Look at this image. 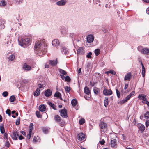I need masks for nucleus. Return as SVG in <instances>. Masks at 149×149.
<instances>
[{
  "instance_id": "obj_15",
  "label": "nucleus",
  "mask_w": 149,
  "mask_h": 149,
  "mask_svg": "<svg viewBox=\"0 0 149 149\" xmlns=\"http://www.w3.org/2000/svg\"><path fill=\"white\" fill-rule=\"evenodd\" d=\"M131 78V74L130 73H128L125 75L124 77V80L125 81H130Z\"/></svg>"
},
{
  "instance_id": "obj_13",
  "label": "nucleus",
  "mask_w": 149,
  "mask_h": 149,
  "mask_svg": "<svg viewBox=\"0 0 149 149\" xmlns=\"http://www.w3.org/2000/svg\"><path fill=\"white\" fill-rule=\"evenodd\" d=\"M61 116L64 118H66L68 117L67 114V111L65 109H62L60 111Z\"/></svg>"
},
{
  "instance_id": "obj_19",
  "label": "nucleus",
  "mask_w": 149,
  "mask_h": 149,
  "mask_svg": "<svg viewBox=\"0 0 149 149\" xmlns=\"http://www.w3.org/2000/svg\"><path fill=\"white\" fill-rule=\"evenodd\" d=\"M18 133L15 131L13 132V135L12 136V138L13 139L15 140H17V136H19V134Z\"/></svg>"
},
{
  "instance_id": "obj_21",
  "label": "nucleus",
  "mask_w": 149,
  "mask_h": 149,
  "mask_svg": "<svg viewBox=\"0 0 149 149\" xmlns=\"http://www.w3.org/2000/svg\"><path fill=\"white\" fill-rule=\"evenodd\" d=\"M52 94V92L49 89L46 90L45 93V95L46 97H49Z\"/></svg>"
},
{
  "instance_id": "obj_61",
  "label": "nucleus",
  "mask_w": 149,
  "mask_h": 149,
  "mask_svg": "<svg viewBox=\"0 0 149 149\" xmlns=\"http://www.w3.org/2000/svg\"><path fill=\"white\" fill-rule=\"evenodd\" d=\"M142 76L144 77L145 76V71H144L143 70H142Z\"/></svg>"
},
{
  "instance_id": "obj_31",
  "label": "nucleus",
  "mask_w": 149,
  "mask_h": 149,
  "mask_svg": "<svg viewBox=\"0 0 149 149\" xmlns=\"http://www.w3.org/2000/svg\"><path fill=\"white\" fill-rule=\"evenodd\" d=\"M77 100L76 99H72V100L71 102V103L72 105L73 106H75L77 104Z\"/></svg>"
},
{
  "instance_id": "obj_52",
  "label": "nucleus",
  "mask_w": 149,
  "mask_h": 149,
  "mask_svg": "<svg viewBox=\"0 0 149 149\" xmlns=\"http://www.w3.org/2000/svg\"><path fill=\"white\" fill-rule=\"evenodd\" d=\"M36 114L38 118H40V112L39 111H36Z\"/></svg>"
},
{
  "instance_id": "obj_55",
  "label": "nucleus",
  "mask_w": 149,
  "mask_h": 149,
  "mask_svg": "<svg viewBox=\"0 0 149 149\" xmlns=\"http://www.w3.org/2000/svg\"><path fill=\"white\" fill-rule=\"evenodd\" d=\"M100 143L102 145H103L105 143V141L104 139H102L101 141H100Z\"/></svg>"
},
{
  "instance_id": "obj_45",
  "label": "nucleus",
  "mask_w": 149,
  "mask_h": 149,
  "mask_svg": "<svg viewBox=\"0 0 149 149\" xmlns=\"http://www.w3.org/2000/svg\"><path fill=\"white\" fill-rule=\"evenodd\" d=\"M85 122V120L84 119H81L79 121V123L81 125L83 124Z\"/></svg>"
},
{
  "instance_id": "obj_58",
  "label": "nucleus",
  "mask_w": 149,
  "mask_h": 149,
  "mask_svg": "<svg viewBox=\"0 0 149 149\" xmlns=\"http://www.w3.org/2000/svg\"><path fill=\"white\" fill-rule=\"evenodd\" d=\"M19 120H20V119H19V118L16 122V124L17 125H18L19 124V123H20Z\"/></svg>"
},
{
  "instance_id": "obj_56",
  "label": "nucleus",
  "mask_w": 149,
  "mask_h": 149,
  "mask_svg": "<svg viewBox=\"0 0 149 149\" xmlns=\"http://www.w3.org/2000/svg\"><path fill=\"white\" fill-rule=\"evenodd\" d=\"M74 36V35L73 33H70L69 35V37L71 38H73Z\"/></svg>"
},
{
  "instance_id": "obj_50",
  "label": "nucleus",
  "mask_w": 149,
  "mask_h": 149,
  "mask_svg": "<svg viewBox=\"0 0 149 149\" xmlns=\"http://www.w3.org/2000/svg\"><path fill=\"white\" fill-rule=\"evenodd\" d=\"M6 113L8 114L9 116L11 115V111L10 109H7L6 111Z\"/></svg>"
},
{
  "instance_id": "obj_40",
  "label": "nucleus",
  "mask_w": 149,
  "mask_h": 149,
  "mask_svg": "<svg viewBox=\"0 0 149 149\" xmlns=\"http://www.w3.org/2000/svg\"><path fill=\"white\" fill-rule=\"evenodd\" d=\"M15 97L14 95H12L10 97L9 100L11 102H13L15 100Z\"/></svg>"
},
{
  "instance_id": "obj_11",
  "label": "nucleus",
  "mask_w": 149,
  "mask_h": 149,
  "mask_svg": "<svg viewBox=\"0 0 149 149\" xmlns=\"http://www.w3.org/2000/svg\"><path fill=\"white\" fill-rule=\"evenodd\" d=\"M117 140L116 139H111V147L116 148L117 147Z\"/></svg>"
},
{
  "instance_id": "obj_60",
  "label": "nucleus",
  "mask_w": 149,
  "mask_h": 149,
  "mask_svg": "<svg viewBox=\"0 0 149 149\" xmlns=\"http://www.w3.org/2000/svg\"><path fill=\"white\" fill-rule=\"evenodd\" d=\"M146 125L147 127L149 125V121H146Z\"/></svg>"
},
{
  "instance_id": "obj_5",
  "label": "nucleus",
  "mask_w": 149,
  "mask_h": 149,
  "mask_svg": "<svg viewBox=\"0 0 149 149\" xmlns=\"http://www.w3.org/2000/svg\"><path fill=\"white\" fill-rule=\"evenodd\" d=\"M84 92L85 94L84 98L87 100H89L91 97V92L88 88L86 86L84 88Z\"/></svg>"
},
{
  "instance_id": "obj_59",
  "label": "nucleus",
  "mask_w": 149,
  "mask_h": 149,
  "mask_svg": "<svg viewBox=\"0 0 149 149\" xmlns=\"http://www.w3.org/2000/svg\"><path fill=\"white\" fill-rule=\"evenodd\" d=\"M37 141V138L36 137H34L33 139V142H36Z\"/></svg>"
},
{
  "instance_id": "obj_53",
  "label": "nucleus",
  "mask_w": 149,
  "mask_h": 149,
  "mask_svg": "<svg viewBox=\"0 0 149 149\" xmlns=\"http://www.w3.org/2000/svg\"><path fill=\"white\" fill-rule=\"evenodd\" d=\"M5 146L7 147L10 146V143L8 141H7L5 143Z\"/></svg>"
},
{
  "instance_id": "obj_57",
  "label": "nucleus",
  "mask_w": 149,
  "mask_h": 149,
  "mask_svg": "<svg viewBox=\"0 0 149 149\" xmlns=\"http://www.w3.org/2000/svg\"><path fill=\"white\" fill-rule=\"evenodd\" d=\"M43 85L42 84H38V87L39 89H40V88H43Z\"/></svg>"
},
{
  "instance_id": "obj_12",
  "label": "nucleus",
  "mask_w": 149,
  "mask_h": 149,
  "mask_svg": "<svg viewBox=\"0 0 149 149\" xmlns=\"http://www.w3.org/2000/svg\"><path fill=\"white\" fill-rule=\"evenodd\" d=\"M138 97L141 98V99L142 100V102L143 103L145 104L146 102V101H147L146 95L144 94L140 95H139Z\"/></svg>"
},
{
  "instance_id": "obj_29",
  "label": "nucleus",
  "mask_w": 149,
  "mask_h": 149,
  "mask_svg": "<svg viewBox=\"0 0 149 149\" xmlns=\"http://www.w3.org/2000/svg\"><path fill=\"white\" fill-rule=\"evenodd\" d=\"M83 54V49L82 47H79L77 50V54L78 55Z\"/></svg>"
},
{
  "instance_id": "obj_34",
  "label": "nucleus",
  "mask_w": 149,
  "mask_h": 149,
  "mask_svg": "<svg viewBox=\"0 0 149 149\" xmlns=\"http://www.w3.org/2000/svg\"><path fill=\"white\" fill-rule=\"evenodd\" d=\"M5 40L6 41L5 42H6L7 44H8L9 43H10V40L9 36H7V37H6Z\"/></svg>"
},
{
  "instance_id": "obj_32",
  "label": "nucleus",
  "mask_w": 149,
  "mask_h": 149,
  "mask_svg": "<svg viewBox=\"0 0 149 149\" xmlns=\"http://www.w3.org/2000/svg\"><path fill=\"white\" fill-rule=\"evenodd\" d=\"M58 71L61 74H62L64 75H65L67 74V72L63 69H58Z\"/></svg>"
},
{
  "instance_id": "obj_46",
  "label": "nucleus",
  "mask_w": 149,
  "mask_h": 149,
  "mask_svg": "<svg viewBox=\"0 0 149 149\" xmlns=\"http://www.w3.org/2000/svg\"><path fill=\"white\" fill-rule=\"evenodd\" d=\"M116 91L117 97L118 98H119L120 97V92L117 89H116Z\"/></svg>"
},
{
  "instance_id": "obj_42",
  "label": "nucleus",
  "mask_w": 149,
  "mask_h": 149,
  "mask_svg": "<svg viewBox=\"0 0 149 149\" xmlns=\"http://www.w3.org/2000/svg\"><path fill=\"white\" fill-rule=\"evenodd\" d=\"M65 81L68 82H70L71 80V79L69 76H67L65 78Z\"/></svg>"
},
{
  "instance_id": "obj_6",
  "label": "nucleus",
  "mask_w": 149,
  "mask_h": 149,
  "mask_svg": "<svg viewBox=\"0 0 149 149\" xmlns=\"http://www.w3.org/2000/svg\"><path fill=\"white\" fill-rule=\"evenodd\" d=\"M134 91H132L129 95H127L124 99H123L122 100L120 101L119 102V103L121 104H122L126 102L131 97L134 95Z\"/></svg>"
},
{
  "instance_id": "obj_20",
  "label": "nucleus",
  "mask_w": 149,
  "mask_h": 149,
  "mask_svg": "<svg viewBox=\"0 0 149 149\" xmlns=\"http://www.w3.org/2000/svg\"><path fill=\"white\" fill-rule=\"evenodd\" d=\"M54 96L55 97L60 99L61 100H63L61 97V94L58 92H56L54 95Z\"/></svg>"
},
{
  "instance_id": "obj_23",
  "label": "nucleus",
  "mask_w": 149,
  "mask_h": 149,
  "mask_svg": "<svg viewBox=\"0 0 149 149\" xmlns=\"http://www.w3.org/2000/svg\"><path fill=\"white\" fill-rule=\"evenodd\" d=\"M145 127L144 125L142 124L139 125V129L141 132H143L145 130Z\"/></svg>"
},
{
  "instance_id": "obj_14",
  "label": "nucleus",
  "mask_w": 149,
  "mask_h": 149,
  "mask_svg": "<svg viewBox=\"0 0 149 149\" xmlns=\"http://www.w3.org/2000/svg\"><path fill=\"white\" fill-rule=\"evenodd\" d=\"M49 64L52 66H55L58 63L57 59L53 60H49Z\"/></svg>"
},
{
  "instance_id": "obj_38",
  "label": "nucleus",
  "mask_w": 149,
  "mask_h": 149,
  "mask_svg": "<svg viewBox=\"0 0 149 149\" xmlns=\"http://www.w3.org/2000/svg\"><path fill=\"white\" fill-rule=\"evenodd\" d=\"M99 91V89L98 88H95L93 89V91L95 94H97Z\"/></svg>"
},
{
  "instance_id": "obj_2",
  "label": "nucleus",
  "mask_w": 149,
  "mask_h": 149,
  "mask_svg": "<svg viewBox=\"0 0 149 149\" xmlns=\"http://www.w3.org/2000/svg\"><path fill=\"white\" fill-rule=\"evenodd\" d=\"M30 40L29 38L22 39L19 41V44L23 47H26L30 45Z\"/></svg>"
},
{
  "instance_id": "obj_1",
  "label": "nucleus",
  "mask_w": 149,
  "mask_h": 149,
  "mask_svg": "<svg viewBox=\"0 0 149 149\" xmlns=\"http://www.w3.org/2000/svg\"><path fill=\"white\" fill-rule=\"evenodd\" d=\"M35 50L37 52V53L39 56H41L45 54L47 52V46L44 44H41L39 41H37L35 45Z\"/></svg>"
},
{
  "instance_id": "obj_18",
  "label": "nucleus",
  "mask_w": 149,
  "mask_h": 149,
  "mask_svg": "<svg viewBox=\"0 0 149 149\" xmlns=\"http://www.w3.org/2000/svg\"><path fill=\"white\" fill-rule=\"evenodd\" d=\"M5 24V20L1 19L0 20V27L1 29H3L5 28L4 24Z\"/></svg>"
},
{
  "instance_id": "obj_36",
  "label": "nucleus",
  "mask_w": 149,
  "mask_h": 149,
  "mask_svg": "<svg viewBox=\"0 0 149 149\" xmlns=\"http://www.w3.org/2000/svg\"><path fill=\"white\" fill-rule=\"evenodd\" d=\"M144 117L146 119H148L149 118V111H147L144 115Z\"/></svg>"
},
{
  "instance_id": "obj_27",
  "label": "nucleus",
  "mask_w": 149,
  "mask_h": 149,
  "mask_svg": "<svg viewBox=\"0 0 149 149\" xmlns=\"http://www.w3.org/2000/svg\"><path fill=\"white\" fill-rule=\"evenodd\" d=\"M40 93V90L39 88H37L36 91L34 93V95L35 96H38Z\"/></svg>"
},
{
  "instance_id": "obj_24",
  "label": "nucleus",
  "mask_w": 149,
  "mask_h": 149,
  "mask_svg": "<svg viewBox=\"0 0 149 149\" xmlns=\"http://www.w3.org/2000/svg\"><path fill=\"white\" fill-rule=\"evenodd\" d=\"M46 107L45 105L43 104L40 105L39 108V110L41 112H43L45 111Z\"/></svg>"
},
{
  "instance_id": "obj_7",
  "label": "nucleus",
  "mask_w": 149,
  "mask_h": 149,
  "mask_svg": "<svg viewBox=\"0 0 149 149\" xmlns=\"http://www.w3.org/2000/svg\"><path fill=\"white\" fill-rule=\"evenodd\" d=\"M22 68L24 70L26 71H29L32 69L31 67L27 65L26 63H25L22 66Z\"/></svg>"
},
{
  "instance_id": "obj_16",
  "label": "nucleus",
  "mask_w": 149,
  "mask_h": 149,
  "mask_svg": "<svg viewBox=\"0 0 149 149\" xmlns=\"http://www.w3.org/2000/svg\"><path fill=\"white\" fill-rule=\"evenodd\" d=\"M66 1L64 0H61L57 2L56 4L59 6H63L65 4Z\"/></svg>"
},
{
  "instance_id": "obj_33",
  "label": "nucleus",
  "mask_w": 149,
  "mask_h": 149,
  "mask_svg": "<svg viewBox=\"0 0 149 149\" xmlns=\"http://www.w3.org/2000/svg\"><path fill=\"white\" fill-rule=\"evenodd\" d=\"M0 131L1 133L3 134L5 133V130L3 125H1L0 126Z\"/></svg>"
},
{
  "instance_id": "obj_64",
  "label": "nucleus",
  "mask_w": 149,
  "mask_h": 149,
  "mask_svg": "<svg viewBox=\"0 0 149 149\" xmlns=\"http://www.w3.org/2000/svg\"><path fill=\"white\" fill-rule=\"evenodd\" d=\"M146 12L147 14L149 15V7L148 8L146 9Z\"/></svg>"
},
{
  "instance_id": "obj_4",
  "label": "nucleus",
  "mask_w": 149,
  "mask_h": 149,
  "mask_svg": "<svg viewBox=\"0 0 149 149\" xmlns=\"http://www.w3.org/2000/svg\"><path fill=\"white\" fill-rule=\"evenodd\" d=\"M138 50L141 53L146 54L149 55V49L147 48H143L142 46H139L138 47Z\"/></svg>"
},
{
  "instance_id": "obj_3",
  "label": "nucleus",
  "mask_w": 149,
  "mask_h": 149,
  "mask_svg": "<svg viewBox=\"0 0 149 149\" xmlns=\"http://www.w3.org/2000/svg\"><path fill=\"white\" fill-rule=\"evenodd\" d=\"M99 127L100 131L104 133L107 130L108 126L107 123L101 122L100 123Z\"/></svg>"
},
{
  "instance_id": "obj_49",
  "label": "nucleus",
  "mask_w": 149,
  "mask_h": 149,
  "mask_svg": "<svg viewBox=\"0 0 149 149\" xmlns=\"http://www.w3.org/2000/svg\"><path fill=\"white\" fill-rule=\"evenodd\" d=\"M8 92L7 91H5L3 93H2V95L4 97H6L8 95Z\"/></svg>"
},
{
  "instance_id": "obj_22",
  "label": "nucleus",
  "mask_w": 149,
  "mask_h": 149,
  "mask_svg": "<svg viewBox=\"0 0 149 149\" xmlns=\"http://www.w3.org/2000/svg\"><path fill=\"white\" fill-rule=\"evenodd\" d=\"M85 138V135L83 133L79 134H78V139L80 141H82Z\"/></svg>"
},
{
  "instance_id": "obj_30",
  "label": "nucleus",
  "mask_w": 149,
  "mask_h": 149,
  "mask_svg": "<svg viewBox=\"0 0 149 149\" xmlns=\"http://www.w3.org/2000/svg\"><path fill=\"white\" fill-rule=\"evenodd\" d=\"M7 4L6 2L2 0L0 2V6L1 7L5 6Z\"/></svg>"
},
{
  "instance_id": "obj_63",
  "label": "nucleus",
  "mask_w": 149,
  "mask_h": 149,
  "mask_svg": "<svg viewBox=\"0 0 149 149\" xmlns=\"http://www.w3.org/2000/svg\"><path fill=\"white\" fill-rule=\"evenodd\" d=\"M128 84H126L125 85V87H124V89L125 90L128 87Z\"/></svg>"
},
{
  "instance_id": "obj_48",
  "label": "nucleus",
  "mask_w": 149,
  "mask_h": 149,
  "mask_svg": "<svg viewBox=\"0 0 149 149\" xmlns=\"http://www.w3.org/2000/svg\"><path fill=\"white\" fill-rule=\"evenodd\" d=\"M92 54V53L91 52H89L88 54L86 55V57L88 58H90L91 57V55Z\"/></svg>"
},
{
  "instance_id": "obj_17",
  "label": "nucleus",
  "mask_w": 149,
  "mask_h": 149,
  "mask_svg": "<svg viewBox=\"0 0 149 149\" xmlns=\"http://www.w3.org/2000/svg\"><path fill=\"white\" fill-rule=\"evenodd\" d=\"M60 42L58 39H55L52 42V45L55 46H57L59 45Z\"/></svg>"
},
{
  "instance_id": "obj_37",
  "label": "nucleus",
  "mask_w": 149,
  "mask_h": 149,
  "mask_svg": "<svg viewBox=\"0 0 149 149\" xmlns=\"http://www.w3.org/2000/svg\"><path fill=\"white\" fill-rule=\"evenodd\" d=\"M43 132L45 134H47L49 132L48 129L47 128L44 127L42 129Z\"/></svg>"
},
{
  "instance_id": "obj_28",
  "label": "nucleus",
  "mask_w": 149,
  "mask_h": 149,
  "mask_svg": "<svg viewBox=\"0 0 149 149\" xmlns=\"http://www.w3.org/2000/svg\"><path fill=\"white\" fill-rule=\"evenodd\" d=\"M108 100V97H105L104 103V106L105 107H107L109 103Z\"/></svg>"
},
{
  "instance_id": "obj_10",
  "label": "nucleus",
  "mask_w": 149,
  "mask_h": 149,
  "mask_svg": "<svg viewBox=\"0 0 149 149\" xmlns=\"http://www.w3.org/2000/svg\"><path fill=\"white\" fill-rule=\"evenodd\" d=\"M94 36L92 35H89L87 36L86 38L87 42L89 43L92 42L94 40Z\"/></svg>"
},
{
  "instance_id": "obj_51",
  "label": "nucleus",
  "mask_w": 149,
  "mask_h": 149,
  "mask_svg": "<svg viewBox=\"0 0 149 149\" xmlns=\"http://www.w3.org/2000/svg\"><path fill=\"white\" fill-rule=\"evenodd\" d=\"M32 132H30L29 131L28 134L27 136V138L28 139H30L31 136Z\"/></svg>"
},
{
  "instance_id": "obj_26",
  "label": "nucleus",
  "mask_w": 149,
  "mask_h": 149,
  "mask_svg": "<svg viewBox=\"0 0 149 149\" xmlns=\"http://www.w3.org/2000/svg\"><path fill=\"white\" fill-rule=\"evenodd\" d=\"M62 52L63 53H64L65 55H68L69 51L65 47L63 48L62 50Z\"/></svg>"
},
{
  "instance_id": "obj_8",
  "label": "nucleus",
  "mask_w": 149,
  "mask_h": 149,
  "mask_svg": "<svg viewBox=\"0 0 149 149\" xmlns=\"http://www.w3.org/2000/svg\"><path fill=\"white\" fill-rule=\"evenodd\" d=\"M103 93L104 95L109 96L112 94V92L111 89H107L104 88L103 91Z\"/></svg>"
},
{
  "instance_id": "obj_54",
  "label": "nucleus",
  "mask_w": 149,
  "mask_h": 149,
  "mask_svg": "<svg viewBox=\"0 0 149 149\" xmlns=\"http://www.w3.org/2000/svg\"><path fill=\"white\" fill-rule=\"evenodd\" d=\"M59 123L60 124V126L61 127H63L64 122L63 121V120H61V122L60 123Z\"/></svg>"
},
{
  "instance_id": "obj_47",
  "label": "nucleus",
  "mask_w": 149,
  "mask_h": 149,
  "mask_svg": "<svg viewBox=\"0 0 149 149\" xmlns=\"http://www.w3.org/2000/svg\"><path fill=\"white\" fill-rule=\"evenodd\" d=\"M107 73H110L113 75H115L116 74L115 72L113 70H111L109 71H108Z\"/></svg>"
},
{
  "instance_id": "obj_9",
  "label": "nucleus",
  "mask_w": 149,
  "mask_h": 149,
  "mask_svg": "<svg viewBox=\"0 0 149 149\" xmlns=\"http://www.w3.org/2000/svg\"><path fill=\"white\" fill-rule=\"evenodd\" d=\"M68 32V28L66 26H63L61 27V32L62 35H66L67 33Z\"/></svg>"
},
{
  "instance_id": "obj_44",
  "label": "nucleus",
  "mask_w": 149,
  "mask_h": 149,
  "mask_svg": "<svg viewBox=\"0 0 149 149\" xmlns=\"http://www.w3.org/2000/svg\"><path fill=\"white\" fill-rule=\"evenodd\" d=\"M33 124L32 123H31L29 126V132H32V131L33 129Z\"/></svg>"
},
{
  "instance_id": "obj_39",
  "label": "nucleus",
  "mask_w": 149,
  "mask_h": 149,
  "mask_svg": "<svg viewBox=\"0 0 149 149\" xmlns=\"http://www.w3.org/2000/svg\"><path fill=\"white\" fill-rule=\"evenodd\" d=\"M15 58V55L14 54H12L9 58V60L13 61L14 60Z\"/></svg>"
},
{
  "instance_id": "obj_35",
  "label": "nucleus",
  "mask_w": 149,
  "mask_h": 149,
  "mask_svg": "<svg viewBox=\"0 0 149 149\" xmlns=\"http://www.w3.org/2000/svg\"><path fill=\"white\" fill-rule=\"evenodd\" d=\"M100 50L99 49H96L94 51V53L96 56H98L100 53Z\"/></svg>"
},
{
  "instance_id": "obj_41",
  "label": "nucleus",
  "mask_w": 149,
  "mask_h": 149,
  "mask_svg": "<svg viewBox=\"0 0 149 149\" xmlns=\"http://www.w3.org/2000/svg\"><path fill=\"white\" fill-rule=\"evenodd\" d=\"M48 104L50 105L51 107L54 109L56 110V109L55 108V106L54 105L50 102H48Z\"/></svg>"
},
{
  "instance_id": "obj_62",
  "label": "nucleus",
  "mask_w": 149,
  "mask_h": 149,
  "mask_svg": "<svg viewBox=\"0 0 149 149\" xmlns=\"http://www.w3.org/2000/svg\"><path fill=\"white\" fill-rule=\"evenodd\" d=\"M24 139V138L22 135L19 136V139L20 140Z\"/></svg>"
},
{
  "instance_id": "obj_25",
  "label": "nucleus",
  "mask_w": 149,
  "mask_h": 149,
  "mask_svg": "<svg viewBox=\"0 0 149 149\" xmlns=\"http://www.w3.org/2000/svg\"><path fill=\"white\" fill-rule=\"evenodd\" d=\"M54 119L58 123L61 121V117L58 115H56L55 116Z\"/></svg>"
},
{
  "instance_id": "obj_43",
  "label": "nucleus",
  "mask_w": 149,
  "mask_h": 149,
  "mask_svg": "<svg viewBox=\"0 0 149 149\" xmlns=\"http://www.w3.org/2000/svg\"><path fill=\"white\" fill-rule=\"evenodd\" d=\"M65 89L66 92H69L70 90V87L68 86H66L65 88Z\"/></svg>"
}]
</instances>
